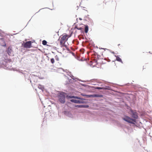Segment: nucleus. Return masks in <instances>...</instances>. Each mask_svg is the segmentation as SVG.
<instances>
[{
    "instance_id": "nucleus-14",
    "label": "nucleus",
    "mask_w": 152,
    "mask_h": 152,
    "mask_svg": "<svg viewBox=\"0 0 152 152\" xmlns=\"http://www.w3.org/2000/svg\"><path fill=\"white\" fill-rule=\"evenodd\" d=\"M55 59L56 61H59V56L57 55H56L55 56Z\"/></svg>"
},
{
    "instance_id": "nucleus-10",
    "label": "nucleus",
    "mask_w": 152,
    "mask_h": 152,
    "mask_svg": "<svg viewBox=\"0 0 152 152\" xmlns=\"http://www.w3.org/2000/svg\"><path fill=\"white\" fill-rule=\"evenodd\" d=\"M71 102L75 103H81V101L79 100L72 99L70 100Z\"/></svg>"
},
{
    "instance_id": "nucleus-3",
    "label": "nucleus",
    "mask_w": 152,
    "mask_h": 152,
    "mask_svg": "<svg viewBox=\"0 0 152 152\" xmlns=\"http://www.w3.org/2000/svg\"><path fill=\"white\" fill-rule=\"evenodd\" d=\"M65 94L61 93L59 94L58 98L59 101L61 103L64 104L65 102Z\"/></svg>"
},
{
    "instance_id": "nucleus-2",
    "label": "nucleus",
    "mask_w": 152,
    "mask_h": 152,
    "mask_svg": "<svg viewBox=\"0 0 152 152\" xmlns=\"http://www.w3.org/2000/svg\"><path fill=\"white\" fill-rule=\"evenodd\" d=\"M122 118L126 121L133 124H134V122H136V119L132 118L128 116H126Z\"/></svg>"
},
{
    "instance_id": "nucleus-15",
    "label": "nucleus",
    "mask_w": 152,
    "mask_h": 152,
    "mask_svg": "<svg viewBox=\"0 0 152 152\" xmlns=\"http://www.w3.org/2000/svg\"><path fill=\"white\" fill-rule=\"evenodd\" d=\"M38 87L39 89H40L42 90H43V89L44 88L43 86L40 85H38Z\"/></svg>"
},
{
    "instance_id": "nucleus-16",
    "label": "nucleus",
    "mask_w": 152,
    "mask_h": 152,
    "mask_svg": "<svg viewBox=\"0 0 152 152\" xmlns=\"http://www.w3.org/2000/svg\"><path fill=\"white\" fill-rule=\"evenodd\" d=\"M42 43L44 45H46L47 43V42L46 41L44 40L42 41Z\"/></svg>"
},
{
    "instance_id": "nucleus-12",
    "label": "nucleus",
    "mask_w": 152,
    "mask_h": 152,
    "mask_svg": "<svg viewBox=\"0 0 152 152\" xmlns=\"http://www.w3.org/2000/svg\"><path fill=\"white\" fill-rule=\"evenodd\" d=\"M95 89H105V88L103 87H94Z\"/></svg>"
},
{
    "instance_id": "nucleus-19",
    "label": "nucleus",
    "mask_w": 152,
    "mask_h": 152,
    "mask_svg": "<svg viewBox=\"0 0 152 152\" xmlns=\"http://www.w3.org/2000/svg\"><path fill=\"white\" fill-rule=\"evenodd\" d=\"M105 49L107 50H109L107 49H105Z\"/></svg>"
},
{
    "instance_id": "nucleus-6",
    "label": "nucleus",
    "mask_w": 152,
    "mask_h": 152,
    "mask_svg": "<svg viewBox=\"0 0 152 152\" xmlns=\"http://www.w3.org/2000/svg\"><path fill=\"white\" fill-rule=\"evenodd\" d=\"M131 114L132 117L135 118L137 119L138 118V115L137 113L135 111L132 110H131Z\"/></svg>"
},
{
    "instance_id": "nucleus-11",
    "label": "nucleus",
    "mask_w": 152,
    "mask_h": 152,
    "mask_svg": "<svg viewBox=\"0 0 152 152\" xmlns=\"http://www.w3.org/2000/svg\"><path fill=\"white\" fill-rule=\"evenodd\" d=\"M116 60L118 61L119 62H121L122 63H123V62L122 61L121 59L119 57H118V56L116 57Z\"/></svg>"
},
{
    "instance_id": "nucleus-8",
    "label": "nucleus",
    "mask_w": 152,
    "mask_h": 152,
    "mask_svg": "<svg viewBox=\"0 0 152 152\" xmlns=\"http://www.w3.org/2000/svg\"><path fill=\"white\" fill-rule=\"evenodd\" d=\"M103 96L102 95L99 94H93L89 95V97H102Z\"/></svg>"
},
{
    "instance_id": "nucleus-4",
    "label": "nucleus",
    "mask_w": 152,
    "mask_h": 152,
    "mask_svg": "<svg viewBox=\"0 0 152 152\" xmlns=\"http://www.w3.org/2000/svg\"><path fill=\"white\" fill-rule=\"evenodd\" d=\"M113 3V4L116 5L115 1L113 0H104L103 1V3L105 4H108V5H111L112 3Z\"/></svg>"
},
{
    "instance_id": "nucleus-9",
    "label": "nucleus",
    "mask_w": 152,
    "mask_h": 152,
    "mask_svg": "<svg viewBox=\"0 0 152 152\" xmlns=\"http://www.w3.org/2000/svg\"><path fill=\"white\" fill-rule=\"evenodd\" d=\"M66 97H68V98H74V99H81V98L80 97L77 96L67 95Z\"/></svg>"
},
{
    "instance_id": "nucleus-20",
    "label": "nucleus",
    "mask_w": 152,
    "mask_h": 152,
    "mask_svg": "<svg viewBox=\"0 0 152 152\" xmlns=\"http://www.w3.org/2000/svg\"><path fill=\"white\" fill-rule=\"evenodd\" d=\"M6 46V44H5V45H4V46Z\"/></svg>"
},
{
    "instance_id": "nucleus-7",
    "label": "nucleus",
    "mask_w": 152,
    "mask_h": 152,
    "mask_svg": "<svg viewBox=\"0 0 152 152\" xmlns=\"http://www.w3.org/2000/svg\"><path fill=\"white\" fill-rule=\"evenodd\" d=\"M31 42L29 41L26 42L23 45V47L26 48H30L31 47Z\"/></svg>"
},
{
    "instance_id": "nucleus-21",
    "label": "nucleus",
    "mask_w": 152,
    "mask_h": 152,
    "mask_svg": "<svg viewBox=\"0 0 152 152\" xmlns=\"http://www.w3.org/2000/svg\"><path fill=\"white\" fill-rule=\"evenodd\" d=\"M119 45H120V44H118V46H119Z\"/></svg>"
},
{
    "instance_id": "nucleus-13",
    "label": "nucleus",
    "mask_w": 152,
    "mask_h": 152,
    "mask_svg": "<svg viewBox=\"0 0 152 152\" xmlns=\"http://www.w3.org/2000/svg\"><path fill=\"white\" fill-rule=\"evenodd\" d=\"M88 26H86L85 28V33H87L88 31Z\"/></svg>"
},
{
    "instance_id": "nucleus-1",
    "label": "nucleus",
    "mask_w": 152,
    "mask_h": 152,
    "mask_svg": "<svg viewBox=\"0 0 152 152\" xmlns=\"http://www.w3.org/2000/svg\"><path fill=\"white\" fill-rule=\"evenodd\" d=\"M71 36V35H68L66 33L63 34L61 37L60 44L61 47L62 48L65 47H66V45H65L66 42L68 40V39Z\"/></svg>"
},
{
    "instance_id": "nucleus-5",
    "label": "nucleus",
    "mask_w": 152,
    "mask_h": 152,
    "mask_svg": "<svg viewBox=\"0 0 152 152\" xmlns=\"http://www.w3.org/2000/svg\"><path fill=\"white\" fill-rule=\"evenodd\" d=\"M7 53L9 56H12L13 54V51L11 46H9L6 51Z\"/></svg>"
},
{
    "instance_id": "nucleus-17",
    "label": "nucleus",
    "mask_w": 152,
    "mask_h": 152,
    "mask_svg": "<svg viewBox=\"0 0 152 152\" xmlns=\"http://www.w3.org/2000/svg\"><path fill=\"white\" fill-rule=\"evenodd\" d=\"M50 61H51V63L52 64H53L54 63V62H55V61H54V59L53 58H52L50 59Z\"/></svg>"
},
{
    "instance_id": "nucleus-18",
    "label": "nucleus",
    "mask_w": 152,
    "mask_h": 152,
    "mask_svg": "<svg viewBox=\"0 0 152 152\" xmlns=\"http://www.w3.org/2000/svg\"><path fill=\"white\" fill-rule=\"evenodd\" d=\"M71 77V78L74 79V80H75V79H77V78H75V77H74L73 76V75H72Z\"/></svg>"
}]
</instances>
